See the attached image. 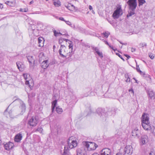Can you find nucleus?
Listing matches in <instances>:
<instances>
[{
    "instance_id": "f257e3e1",
    "label": "nucleus",
    "mask_w": 155,
    "mask_h": 155,
    "mask_svg": "<svg viewBox=\"0 0 155 155\" xmlns=\"http://www.w3.org/2000/svg\"><path fill=\"white\" fill-rule=\"evenodd\" d=\"M69 49L70 51L68 52L67 49L64 45H61L58 51V53L60 56L62 57H71L72 54L74 53V50L73 49V45L72 44H69Z\"/></svg>"
},
{
    "instance_id": "f03ea898",
    "label": "nucleus",
    "mask_w": 155,
    "mask_h": 155,
    "mask_svg": "<svg viewBox=\"0 0 155 155\" xmlns=\"http://www.w3.org/2000/svg\"><path fill=\"white\" fill-rule=\"evenodd\" d=\"M141 124L143 128L146 130H150L152 127L149 121V118L147 114H143L142 116Z\"/></svg>"
},
{
    "instance_id": "7ed1b4c3",
    "label": "nucleus",
    "mask_w": 155,
    "mask_h": 155,
    "mask_svg": "<svg viewBox=\"0 0 155 155\" xmlns=\"http://www.w3.org/2000/svg\"><path fill=\"white\" fill-rule=\"evenodd\" d=\"M128 5L129 10L128 11V13L127 15V18H128L135 14V10L137 6L136 1H128L127 2Z\"/></svg>"
},
{
    "instance_id": "20e7f679",
    "label": "nucleus",
    "mask_w": 155,
    "mask_h": 155,
    "mask_svg": "<svg viewBox=\"0 0 155 155\" xmlns=\"http://www.w3.org/2000/svg\"><path fill=\"white\" fill-rule=\"evenodd\" d=\"M96 112L98 115L100 117L101 120H105L106 119L107 115H111L112 112H114L113 110L108 111L105 112L104 110L101 108H98L96 110Z\"/></svg>"
},
{
    "instance_id": "39448f33",
    "label": "nucleus",
    "mask_w": 155,
    "mask_h": 155,
    "mask_svg": "<svg viewBox=\"0 0 155 155\" xmlns=\"http://www.w3.org/2000/svg\"><path fill=\"white\" fill-rule=\"evenodd\" d=\"M9 110V107L6 109L4 112V115L7 118H14L16 117L17 113L16 109L13 108Z\"/></svg>"
},
{
    "instance_id": "423d86ee",
    "label": "nucleus",
    "mask_w": 155,
    "mask_h": 155,
    "mask_svg": "<svg viewBox=\"0 0 155 155\" xmlns=\"http://www.w3.org/2000/svg\"><path fill=\"white\" fill-rule=\"evenodd\" d=\"M83 143L88 150H94L98 146L97 145L94 143L85 141L83 142Z\"/></svg>"
},
{
    "instance_id": "0eeeda50",
    "label": "nucleus",
    "mask_w": 155,
    "mask_h": 155,
    "mask_svg": "<svg viewBox=\"0 0 155 155\" xmlns=\"http://www.w3.org/2000/svg\"><path fill=\"white\" fill-rule=\"evenodd\" d=\"M73 137H70L68 141V148L72 149L76 147L78 145L77 141L75 140H73Z\"/></svg>"
},
{
    "instance_id": "6e6552de",
    "label": "nucleus",
    "mask_w": 155,
    "mask_h": 155,
    "mask_svg": "<svg viewBox=\"0 0 155 155\" xmlns=\"http://www.w3.org/2000/svg\"><path fill=\"white\" fill-rule=\"evenodd\" d=\"M120 5H117L116 9L113 14L112 16L114 19L118 18L119 17L120 12L122 11Z\"/></svg>"
},
{
    "instance_id": "1a4fd4ad",
    "label": "nucleus",
    "mask_w": 155,
    "mask_h": 155,
    "mask_svg": "<svg viewBox=\"0 0 155 155\" xmlns=\"http://www.w3.org/2000/svg\"><path fill=\"white\" fill-rule=\"evenodd\" d=\"M38 123V119L36 117H32L28 121V124L31 126H36Z\"/></svg>"
},
{
    "instance_id": "9d476101",
    "label": "nucleus",
    "mask_w": 155,
    "mask_h": 155,
    "mask_svg": "<svg viewBox=\"0 0 155 155\" xmlns=\"http://www.w3.org/2000/svg\"><path fill=\"white\" fill-rule=\"evenodd\" d=\"M35 22L34 21H31L30 23V25H31L30 28V30L32 31V33L35 35H37V32H38V30H39L38 27H37V29H35Z\"/></svg>"
},
{
    "instance_id": "9b49d317",
    "label": "nucleus",
    "mask_w": 155,
    "mask_h": 155,
    "mask_svg": "<svg viewBox=\"0 0 155 155\" xmlns=\"http://www.w3.org/2000/svg\"><path fill=\"white\" fill-rule=\"evenodd\" d=\"M133 151V148L131 146H127L124 148L123 153L124 154L131 155Z\"/></svg>"
},
{
    "instance_id": "f8f14e48",
    "label": "nucleus",
    "mask_w": 155,
    "mask_h": 155,
    "mask_svg": "<svg viewBox=\"0 0 155 155\" xmlns=\"http://www.w3.org/2000/svg\"><path fill=\"white\" fill-rule=\"evenodd\" d=\"M140 134V131L137 128H135L132 132V135L134 137L139 138Z\"/></svg>"
},
{
    "instance_id": "ddd939ff",
    "label": "nucleus",
    "mask_w": 155,
    "mask_h": 155,
    "mask_svg": "<svg viewBox=\"0 0 155 155\" xmlns=\"http://www.w3.org/2000/svg\"><path fill=\"white\" fill-rule=\"evenodd\" d=\"M148 137L147 135H143L142 136L140 140V144L141 145H143L145 144L146 143L148 142Z\"/></svg>"
},
{
    "instance_id": "4468645a",
    "label": "nucleus",
    "mask_w": 155,
    "mask_h": 155,
    "mask_svg": "<svg viewBox=\"0 0 155 155\" xmlns=\"http://www.w3.org/2000/svg\"><path fill=\"white\" fill-rule=\"evenodd\" d=\"M17 67L20 71H22L24 69V65L22 63L20 62H17L16 63Z\"/></svg>"
},
{
    "instance_id": "2eb2a0df",
    "label": "nucleus",
    "mask_w": 155,
    "mask_h": 155,
    "mask_svg": "<svg viewBox=\"0 0 155 155\" xmlns=\"http://www.w3.org/2000/svg\"><path fill=\"white\" fill-rule=\"evenodd\" d=\"M91 88H89L86 89L84 90V93L83 96L81 97L82 98L84 97H87L88 96H90L91 92Z\"/></svg>"
},
{
    "instance_id": "dca6fc26",
    "label": "nucleus",
    "mask_w": 155,
    "mask_h": 155,
    "mask_svg": "<svg viewBox=\"0 0 155 155\" xmlns=\"http://www.w3.org/2000/svg\"><path fill=\"white\" fill-rule=\"evenodd\" d=\"M5 148L6 150L11 149L13 146V144L11 142H8L4 145Z\"/></svg>"
},
{
    "instance_id": "f3484780",
    "label": "nucleus",
    "mask_w": 155,
    "mask_h": 155,
    "mask_svg": "<svg viewBox=\"0 0 155 155\" xmlns=\"http://www.w3.org/2000/svg\"><path fill=\"white\" fill-rule=\"evenodd\" d=\"M44 38L41 37H39L38 39V46L40 47H42L44 46Z\"/></svg>"
},
{
    "instance_id": "a211bd4d",
    "label": "nucleus",
    "mask_w": 155,
    "mask_h": 155,
    "mask_svg": "<svg viewBox=\"0 0 155 155\" xmlns=\"http://www.w3.org/2000/svg\"><path fill=\"white\" fill-rule=\"evenodd\" d=\"M22 138V134L19 133L16 135L15 137L14 140L16 142H19L21 140Z\"/></svg>"
},
{
    "instance_id": "6ab92c4d",
    "label": "nucleus",
    "mask_w": 155,
    "mask_h": 155,
    "mask_svg": "<svg viewBox=\"0 0 155 155\" xmlns=\"http://www.w3.org/2000/svg\"><path fill=\"white\" fill-rule=\"evenodd\" d=\"M42 68L44 69L47 68L49 66V63L48 60H46L43 61L41 64Z\"/></svg>"
},
{
    "instance_id": "aec40b11",
    "label": "nucleus",
    "mask_w": 155,
    "mask_h": 155,
    "mask_svg": "<svg viewBox=\"0 0 155 155\" xmlns=\"http://www.w3.org/2000/svg\"><path fill=\"white\" fill-rule=\"evenodd\" d=\"M148 94L149 97L151 99H154L155 98V94L154 93L152 90L148 91Z\"/></svg>"
},
{
    "instance_id": "412c9836",
    "label": "nucleus",
    "mask_w": 155,
    "mask_h": 155,
    "mask_svg": "<svg viewBox=\"0 0 155 155\" xmlns=\"http://www.w3.org/2000/svg\"><path fill=\"white\" fill-rule=\"evenodd\" d=\"M69 150L67 147L65 146L62 155H71L69 152Z\"/></svg>"
},
{
    "instance_id": "4be33fe9",
    "label": "nucleus",
    "mask_w": 155,
    "mask_h": 155,
    "mask_svg": "<svg viewBox=\"0 0 155 155\" xmlns=\"http://www.w3.org/2000/svg\"><path fill=\"white\" fill-rule=\"evenodd\" d=\"M5 4L10 6H14L15 4V1H7Z\"/></svg>"
},
{
    "instance_id": "5701e85b",
    "label": "nucleus",
    "mask_w": 155,
    "mask_h": 155,
    "mask_svg": "<svg viewBox=\"0 0 155 155\" xmlns=\"http://www.w3.org/2000/svg\"><path fill=\"white\" fill-rule=\"evenodd\" d=\"M57 100H55L52 102V111L53 112L54 110V109L55 107L57 104Z\"/></svg>"
},
{
    "instance_id": "b1692460",
    "label": "nucleus",
    "mask_w": 155,
    "mask_h": 155,
    "mask_svg": "<svg viewBox=\"0 0 155 155\" xmlns=\"http://www.w3.org/2000/svg\"><path fill=\"white\" fill-rule=\"evenodd\" d=\"M86 151L84 149L81 150H78V155H85Z\"/></svg>"
},
{
    "instance_id": "393cba45",
    "label": "nucleus",
    "mask_w": 155,
    "mask_h": 155,
    "mask_svg": "<svg viewBox=\"0 0 155 155\" xmlns=\"http://www.w3.org/2000/svg\"><path fill=\"white\" fill-rule=\"evenodd\" d=\"M23 76L25 80H30V75L28 74H23Z\"/></svg>"
},
{
    "instance_id": "a878e982",
    "label": "nucleus",
    "mask_w": 155,
    "mask_h": 155,
    "mask_svg": "<svg viewBox=\"0 0 155 155\" xmlns=\"http://www.w3.org/2000/svg\"><path fill=\"white\" fill-rule=\"evenodd\" d=\"M27 59L29 62L30 63H32V62L34 61V60L32 56H28L27 57Z\"/></svg>"
},
{
    "instance_id": "bb28decb",
    "label": "nucleus",
    "mask_w": 155,
    "mask_h": 155,
    "mask_svg": "<svg viewBox=\"0 0 155 155\" xmlns=\"http://www.w3.org/2000/svg\"><path fill=\"white\" fill-rule=\"evenodd\" d=\"M68 40L65 39V38H60L59 39V44L61 45V44L64 41H65L66 42H67V41Z\"/></svg>"
},
{
    "instance_id": "cd10ccee",
    "label": "nucleus",
    "mask_w": 155,
    "mask_h": 155,
    "mask_svg": "<svg viewBox=\"0 0 155 155\" xmlns=\"http://www.w3.org/2000/svg\"><path fill=\"white\" fill-rule=\"evenodd\" d=\"M56 111L57 113L59 114H61L63 112L62 109L60 108L59 107H56Z\"/></svg>"
},
{
    "instance_id": "c85d7f7f",
    "label": "nucleus",
    "mask_w": 155,
    "mask_h": 155,
    "mask_svg": "<svg viewBox=\"0 0 155 155\" xmlns=\"http://www.w3.org/2000/svg\"><path fill=\"white\" fill-rule=\"evenodd\" d=\"M86 110L87 112V115L90 114L91 113L92 110L90 105L87 108Z\"/></svg>"
},
{
    "instance_id": "c756f323",
    "label": "nucleus",
    "mask_w": 155,
    "mask_h": 155,
    "mask_svg": "<svg viewBox=\"0 0 155 155\" xmlns=\"http://www.w3.org/2000/svg\"><path fill=\"white\" fill-rule=\"evenodd\" d=\"M54 5L56 7H58L61 5V2L59 1H56L54 2Z\"/></svg>"
},
{
    "instance_id": "7c9ffc66",
    "label": "nucleus",
    "mask_w": 155,
    "mask_h": 155,
    "mask_svg": "<svg viewBox=\"0 0 155 155\" xmlns=\"http://www.w3.org/2000/svg\"><path fill=\"white\" fill-rule=\"evenodd\" d=\"M102 34L104 35V37L107 38L110 35V33L108 31H105Z\"/></svg>"
},
{
    "instance_id": "2f4dec72",
    "label": "nucleus",
    "mask_w": 155,
    "mask_h": 155,
    "mask_svg": "<svg viewBox=\"0 0 155 155\" xmlns=\"http://www.w3.org/2000/svg\"><path fill=\"white\" fill-rule=\"evenodd\" d=\"M35 94L34 93H32L30 94H29L28 95V98L29 99H30L31 97H35Z\"/></svg>"
},
{
    "instance_id": "473e14b6",
    "label": "nucleus",
    "mask_w": 155,
    "mask_h": 155,
    "mask_svg": "<svg viewBox=\"0 0 155 155\" xmlns=\"http://www.w3.org/2000/svg\"><path fill=\"white\" fill-rule=\"evenodd\" d=\"M125 77L126 78H127L126 81L127 82L130 81V78H129L128 74H125Z\"/></svg>"
},
{
    "instance_id": "72a5a7b5",
    "label": "nucleus",
    "mask_w": 155,
    "mask_h": 155,
    "mask_svg": "<svg viewBox=\"0 0 155 155\" xmlns=\"http://www.w3.org/2000/svg\"><path fill=\"white\" fill-rule=\"evenodd\" d=\"M54 33V35L56 36H58L59 35H61L60 32H57L55 30H54L53 31Z\"/></svg>"
},
{
    "instance_id": "f704fd0d",
    "label": "nucleus",
    "mask_w": 155,
    "mask_h": 155,
    "mask_svg": "<svg viewBox=\"0 0 155 155\" xmlns=\"http://www.w3.org/2000/svg\"><path fill=\"white\" fill-rule=\"evenodd\" d=\"M139 1V6H140V5H142L143 4L146 2L145 1Z\"/></svg>"
},
{
    "instance_id": "c9c22d12",
    "label": "nucleus",
    "mask_w": 155,
    "mask_h": 155,
    "mask_svg": "<svg viewBox=\"0 0 155 155\" xmlns=\"http://www.w3.org/2000/svg\"><path fill=\"white\" fill-rule=\"evenodd\" d=\"M100 154V155H107L104 149H103L101 151Z\"/></svg>"
},
{
    "instance_id": "e433bc0d",
    "label": "nucleus",
    "mask_w": 155,
    "mask_h": 155,
    "mask_svg": "<svg viewBox=\"0 0 155 155\" xmlns=\"http://www.w3.org/2000/svg\"><path fill=\"white\" fill-rule=\"evenodd\" d=\"M147 45V44L146 43L143 42V43H140L139 44V46L143 48L144 46H146Z\"/></svg>"
},
{
    "instance_id": "4c0bfd02",
    "label": "nucleus",
    "mask_w": 155,
    "mask_h": 155,
    "mask_svg": "<svg viewBox=\"0 0 155 155\" xmlns=\"http://www.w3.org/2000/svg\"><path fill=\"white\" fill-rule=\"evenodd\" d=\"M19 11L21 12H26L28 11V9L27 8H21Z\"/></svg>"
},
{
    "instance_id": "58836bf2",
    "label": "nucleus",
    "mask_w": 155,
    "mask_h": 155,
    "mask_svg": "<svg viewBox=\"0 0 155 155\" xmlns=\"http://www.w3.org/2000/svg\"><path fill=\"white\" fill-rule=\"evenodd\" d=\"M140 74L142 75L143 77L145 76V75H146V76H149V75L147 74H145V72H142V71H140Z\"/></svg>"
},
{
    "instance_id": "ea45409f",
    "label": "nucleus",
    "mask_w": 155,
    "mask_h": 155,
    "mask_svg": "<svg viewBox=\"0 0 155 155\" xmlns=\"http://www.w3.org/2000/svg\"><path fill=\"white\" fill-rule=\"evenodd\" d=\"M96 53L101 58H103V55L102 53V52H100L99 51H98Z\"/></svg>"
},
{
    "instance_id": "a19ab883",
    "label": "nucleus",
    "mask_w": 155,
    "mask_h": 155,
    "mask_svg": "<svg viewBox=\"0 0 155 155\" xmlns=\"http://www.w3.org/2000/svg\"><path fill=\"white\" fill-rule=\"evenodd\" d=\"M43 130V129L41 127H38L37 129V131H39L40 133H41L42 132Z\"/></svg>"
},
{
    "instance_id": "79ce46f5",
    "label": "nucleus",
    "mask_w": 155,
    "mask_h": 155,
    "mask_svg": "<svg viewBox=\"0 0 155 155\" xmlns=\"http://www.w3.org/2000/svg\"><path fill=\"white\" fill-rule=\"evenodd\" d=\"M149 57L151 59H153L154 58V56L153 55V54H152V53H149Z\"/></svg>"
},
{
    "instance_id": "37998d69",
    "label": "nucleus",
    "mask_w": 155,
    "mask_h": 155,
    "mask_svg": "<svg viewBox=\"0 0 155 155\" xmlns=\"http://www.w3.org/2000/svg\"><path fill=\"white\" fill-rule=\"evenodd\" d=\"M92 49L93 50L95 51L96 53L99 51L98 48L97 47H92Z\"/></svg>"
},
{
    "instance_id": "c03bdc74",
    "label": "nucleus",
    "mask_w": 155,
    "mask_h": 155,
    "mask_svg": "<svg viewBox=\"0 0 155 155\" xmlns=\"http://www.w3.org/2000/svg\"><path fill=\"white\" fill-rule=\"evenodd\" d=\"M116 54L118 55L121 59L124 61H125L124 59L123 58L122 55H120L118 53H116Z\"/></svg>"
},
{
    "instance_id": "a18cd8bd",
    "label": "nucleus",
    "mask_w": 155,
    "mask_h": 155,
    "mask_svg": "<svg viewBox=\"0 0 155 155\" xmlns=\"http://www.w3.org/2000/svg\"><path fill=\"white\" fill-rule=\"evenodd\" d=\"M21 107L22 108L23 110H25V104H23L21 106Z\"/></svg>"
},
{
    "instance_id": "49530a36",
    "label": "nucleus",
    "mask_w": 155,
    "mask_h": 155,
    "mask_svg": "<svg viewBox=\"0 0 155 155\" xmlns=\"http://www.w3.org/2000/svg\"><path fill=\"white\" fill-rule=\"evenodd\" d=\"M29 80H26V81L25 82V84L28 86L29 87H30V85L29 84Z\"/></svg>"
},
{
    "instance_id": "de8ad7c7",
    "label": "nucleus",
    "mask_w": 155,
    "mask_h": 155,
    "mask_svg": "<svg viewBox=\"0 0 155 155\" xmlns=\"http://www.w3.org/2000/svg\"><path fill=\"white\" fill-rule=\"evenodd\" d=\"M136 70L138 72L140 73V71H141L139 67V66L137 64Z\"/></svg>"
},
{
    "instance_id": "09e8293b",
    "label": "nucleus",
    "mask_w": 155,
    "mask_h": 155,
    "mask_svg": "<svg viewBox=\"0 0 155 155\" xmlns=\"http://www.w3.org/2000/svg\"><path fill=\"white\" fill-rule=\"evenodd\" d=\"M38 26L39 25L40 26V28H41L43 27V25L40 22H38Z\"/></svg>"
},
{
    "instance_id": "8fccbe9b",
    "label": "nucleus",
    "mask_w": 155,
    "mask_h": 155,
    "mask_svg": "<svg viewBox=\"0 0 155 155\" xmlns=\"http://www.w3.org/2000/svg\"><path fill=\"white\" fill-rule=\"evenodd\" d=\"M65 23L68 25L70 26L72 25L71 23L69 21H65Z\"/></svg>"
},
{
    "instance_id": "3c124183",
    "label": "nucleus",
    "mask_w": 155,
    "mask_h": 155,
    "mask_svg": "<svg viewBox=\"0 0 155 155\" xmlns=\"http://www.w3.org/2000/svg\"><path fill=\"white\" fill-rule=\"evenodd\" d=\"M149 155H155V152L153 151H151L149 153Z\"/></svg>"
},
{
    "instance_id": "603ef678",
    "label": "nucleus",
    "mask_w": 155,
    "mask_h": 155,
    "mask_svg": "<svg viewBox=\"0 0 155 155\" xmlns=\"http://www.w3.org/2000/svg\"><path fill=\"white\" fill-rule=\"evenodd\" d=\"M124 153H123L121 152L120 151L116 154V155H124Z\"/></svg>"
},
{
    "instance_id": "864d4df0",
    "label": "nucleus",
    "mask_w": 155,
    "mask_h": 155,
    "mask_svg": "<svg viewBox=\"0 0 155 155\" xmlns=\"http://www.w3.org/2000/svg\"><path fill=\"white\" fill-rule=\"evenodd\" d=\"M129 91L130 92V93H132L133 95H134V90H133V89L132 88H131L129 90Z\"/></svg>"
},
{
    "instance_id": "5fc2aeb1",
    "label": "nucleus",
    "mask_w": 155,
    "mask_h": 155,
    "mask_svg": "<svg viewBox=\"0 0 155 155\" xmlns=\"http://www.w3.org/2000/svg\"><path fill=\"white\" fill-rule=\"evenodd\" d=\"M109 47L112 49L113 50H114V51H115L116 50V49H114L113 48V46H111L109 45H108Z\"/></svg>"
},
{
    "instance_id": "6e6d98bb",
    "label": "nucleus",
    "mask_w": 155,
    "mask_h": 155,
    "mask_svg": "<svg viewBox=\"0 0 155 155\" xmlns=\"http://www.w3.org/2000/svg\"><path fill=\"white\" fill-rule=\"evenodd\" d=\"M102 41H103L106 44V45H109V44L108 43V42H107V41H106L104 40V39H102Z\"/></svg>"
},
{
    "instance_id": "4d7b16f0",
    "label": "nucleus",
    "mask_w": 155,
    "mask_h": 155,
    "mask_svg": "<svg viewBox=\"0 0 155 155\" xmlns=\"http://www.w3.org/2000/svg\"><path fill=\"white\" fill-rule=\"evenodd\" d=\"M59 19L61 20L62 21H63L65 22V20L62 17H60L59 18Z\"/></svg>"
},
{
    "instance_id": "13d9d810",
    "label": "nucleus",
    "mask_w": 155,
    "mask_h": 155,
    "mask_svg": "<svg viewBox=\"0 0 155 155\" xmlns=\"http://www.w3.org/2000/svg\"><path fill=\"white\" fill-rule=\"evenodd\" d=\"M70 5H71V4L68 5V6H66V7L69 10H71V8H70Z\"/></svg>"
},
{
    "instance_id": "bf43d9fd",
    "label": "nucleus",
    "mask_w": 155,
    "mask_h": 155,
    "mask_svg": "<svg viewBox=\"0 0 155 155\" xmlns=\"http://www.w3.org/2000/svg\"><path fill=\"white\" fill-rule=\"evenodd\" d=\"M124 55L125 57L127 58V59H129L130 58V57L127 54H124Z\"/></svg>"
},
{
    "instance_id": "052dcab7",
    "label": "nucleus",
    "mask_w": 155,
    "mask_h": 155,
    "mask_svg": "<svg viewBox=\"0 0 155 155\" xmlns=\"http://www.w3.org/2000/svg\"><path fill=\"white\" fill-rule=\"evenodd\" d=\"M120 44H121L122 45H127V43H123L120 41Z\"/></svg>"
},
{
    "instance_id": "680f3d73",
    "label": "nucleus",
    "mask_w": 155,
    "mask_h": 155,
    "mask_svg": "<svg viewBox=\"0 0 155 155\" xmlns=\"http://www.w3.org/2000/svg\"><path fill=\"white\" fill-rule=\"evenodd\" d=\"M136 51V48H132L131 51L132 52L135 51Z\"/></svg>"
},
{
    "instance_id": "e2e57ef3",
    "label": "nucleus",
    "mask_w": 155,
    "mask_h": 155,
    "mask_svg": "<svg viewBox=\"0 0 155 155\" xmlns=\"http://www.w3.org/2000/svg\"><path fill=\"white\" fill-rule=\"evenodd\" d=\"M78 30H79L81 32V31H82V30L83 31L84 30V29L83 28L81 29V28H78Z\"/></svg>"
},
{
    "instance_id": "0e129e2a",
    "label": "nucleus",
    "mask_w": 155,
    "mask_h": 155,
    "mask_svg": "<svg viewBox=\"0 0 155 155\" xmlns=\"http://www.w3.org/2000/svg\"><path fill=\"white\" fill-rule=\"evenodd\" d=\"M89 9L90 10H91L92 9V7L90 5L89 6Z\"/></svg>"
},
{
    "instance_id": "69168bd1",
    "label": "nucleus",
    "mask_w": 155,
    "mask_h": 155,
    "mask_svg": "<svg viewBox=\"0 0 155 155\" xmlns=\"http://www.w3.org/2000/svg\"><path fill=\"white\" fill-rule=\"evenodd\" d=\"M3 8V5L2 4H0V8L2 9Z\"/></svg>"
},
{
    "instance_id": "338daca9",
    "label": "nucleus",
    "mask_w": 155,
    "mask_h": 155,
    "mask_svg": "<svg viewBox=\"0 0 155 155\" xmlns=\"http://www.w3.org/2000/svg\"><path fill=\"white\" fill-rule=\"evenodd\" d=\"M153 133L154 135L155 136V128H154L153 130Z\"/></svg>"
},
{
    "instance_id": "774afa93",
    "label": "nucleus",
    "mask_w": 155,
    "mask_h": 155,
    "mask_svg": "<svg viewBox=\"0 0 155 155\" xmlns=\"http://www.w3.org/2000/svg\"><path fill=\"white\" fill-rule=\"evenodd\" d=\"M92 155H100L97 153H93Z\"/></svg>"
}]
</instances>
